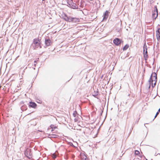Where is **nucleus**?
<instances>
[{
    "instance_id": "f257e3e1",
    "label": "nucleus",
    "mask_w": 160,
    "mask_h": 160,
    "mask_svg": "<svg viewBox=\"0 0 160 160\" xmlns=\"http://www.w3.org/2000/svg\"><path fill=\"white\" fill-rule=\"evenodd\" d=\"M66 1L65 3H63V1H62V4L63 5H67V6L70 8L73 9H76L78 8V7L83 8L85 5V2L84 1H81L79 2V1Z\"/></svg>"
},
{
    "instance_id": "f03ea898",
    "label": "nucleus",
    "mask_w": 160,
    "mask_h": 160,
    "mask_svg": "<svg viewBox=\"0 0 160 160\" xmlns=\"http://www.w3.org/2000/svg\"><path fill=\"white\" fill-rule=\"evenodd\" d=\"M62 18L67 22L72 23H78L80 22L79 18L68 16L67 14L63 13L62 15Z\"/></svg>"
},
{
    "instance_id": "7ed1b4c3",
    "label": "nucleus",
    "mask_w": 160,
    "mask_h": 160,
    "mask_svg": "<svg viewBox=\"0 0 160 160\" xmlns=\"http://www.w3.org/2000/svg\"><path fill=\"white\" fill-rule=\"evenodd\" d=\"M24 154L28 158L30 159L32 158V155L31 149L27 148L24 152Z\"/></svg>"
},
{
    "instance_id": "20e7f679",
    "label": "nucleus",
    "mask_w": 160,
    "mask_h": 160,
    "mask_svg": "<svg viewBox=\"0 0 160 160\" xmlns=\"http://www.w3.org/2000/svg\"><path fill=\"white\" fill-rule=\"evenodd\" d=\"M52 43L51 41L50 40L49 38H45V46L44 47L46 48L47 47H48L51 45Z\"/></svg>"
},
{
    "instance_id": "39448f33",
    "label": "nucleus",
    "mask_w": 160,
    "mask_h": 160,
    "mask_svg": "<svg viewBox=\"0 0 160 160\" xmlns=\"http://www.w3.org/2000/svg\"><path fill=\"white\" fill-rule=\"evenodd\" d=\"M122 41L119 38H116L113 40V42L116 46H118Z\"/></svg>"
},
{
    "instance_id": "423d86ee",
    "label": "nucleus",
    "mask_w": 160,
    "mask_h": 160,
    "mask_svg": "<svg viewBox=\"0 0 160 160\" xmlns=\"http://www.w3.org/2000/svg\"><path fill=\"white\" fill-rule=\"evenodd\" d=\"M143 54L144 59L146 61L148 58V51L147 50H145V49L144 48L143 49Z\"/></svg>"
},
{
    "instance_id": "0eeeda50",
    "label": "nucleus",
    "mask_w": 160,
    "mask_h": 160,
    "mask_svg": "<svg viewBox=\"0 0 160 160\" xmlns=\"http://www.w3.org/2000/svg\"><path fill=\"white\" fill-rule=\"evenodd\" d=\"M29 103L28 107L30 108H36L37 105L35 102L30 101L29 102Z\"/></svg>"
},
{
    "instance_id": "6e6552de",
    "label": "nucleus",
    "mask_w": 160,
    "mask_h": 160,
    "mask_svg": "<svg viewBox=\"0 0 160 160\" xmlns=\"http://www.w3.org/2000/svg\"><path fill=\"white\" fill-rule=\"evenodd\" d=\"M108 10H106V11L104 13V14L103 15V20H106L108 17Z\"/></svg>"
},
{
    "instance_id": "1a4fd4ad",
    "label": "nucleus",
    "mask_w": 160,
    "mask_h": 160,
    "mask_svg": "<svg viewBox=\"0 0 160 160\" xmlns=\"http://www.w3.org/2000/svg\"><path fill=\"white\" fill-rule=\"evenodd\" d=\"M156 37L158 40L160 39V28L158 29L156 31Z\"/></svg>"
},
{
    "instance_id": "9d476101",
    "label": "nucleus",
    "mask_w": 160,
    "mask_h": 160,
    "mask_svg": "<svg viewBox=\"0 0 160 160\" xmlns=\"http://www.w3.org/2000/svg\"><path fill=\"white\" fill-rule=\"evenodd\" d=\"M40 41V39L39 38H34L33 39V40L32 44H34L35 45H37V44H38V42Z\"/></svg>"
},
{
    "instance_id": "9b49d317",
    "label": "nucleus",
    "mask_w": 160,
    "mask_h": 160,
    "mask_svg": "<svg viewBox=\"0 0 160 160\" xmlns=\"http://www.w3.org/2000/svg\"><path fill=\"white\" fill-rule=\"evenodd\" d=\"M158 14H157L155 12V10H154V11L152 12V17L153 18V21H155L157 17L158 16Z\"/></svg>"
},
{
    "instance_id": "f8f14e48",
    "label": "nucleus",
    "mask_w": 160,
    "mask_h": 160,
    "mask_svg": "<svg viewBox=\"0 0 160 160\" xmlns=\"http://www.w3.org/2000/svg\"><path fill=\"white\" fill-rule=\"evenodd\" d=\"M121 23H118L117 24L116 27V30L118 31L119 32L121 30Z\"/></svg>"
},
{
    "instance_id": "ddd939ff",
    "label": "nucleus",
    "mask_w": 160,
    "mask_h": 160,
    "mask_svg": "<svg viewBox=\"0 0 160 160\" xmlns=\"http://www.w3.org/2000/svg\"><path fill=\"white\" fill-rule=\"evenodd\" d=\"M51 128L52 129L51 131L52 132L54 131L55 130L58 129L57 127L56 126L53 124H51L50 126Z\"/></svg>"
},
{
    "instance_id": "4468645a",
    "label": "nucleus",
    "mask_w": 160,
    "mask_h": 160,
    "mask_svg": "<svg viewBox=\"0 0 160 160\" xmlns=\"http://www.w3.org/2000/svg\"><path fill=\"white\" fill-rule=\"evenodd\" d=\"M35 99L36 100V101L37 103L40 104L42 103V101L40 97H36Z\"/></svg>"
},
{
    "instance_id": "2eb2a0df",
    "label": "nucleus",
    "mask_w": 160,
    "mask_h": 160,
    "mask_svg": "<svg viewBox=\"0 0 160 160\" xmlns=\"http://www.w3.org/2000/svg\"><path fill=\"white\" fill-rule=\"evenodd\" d=\"M49 136L50 138H58V137H59V136L55 134H50L49 135Z\"/></svg>"
},
{
    "instance_id": "dca6fc26",
    "label": "nucleus",
    "mask_w": 160,
    "mask_h": 160,
    "mask_svg": "<svg viewBox=\"0 0 160 160\" xmlns=\"http://www.w3.org/2000/svg\"><path fill=\"white\" fill-rule=\"evenodd\" d=\"M21 110L22 111H25L27 109V107L25 105H24L22 106L21 107Z\"/></svg>"
},
{
    "instance_id": "f3484780",
    "label": "nucleus",
    "mask_w": 160,
    "mask_h": 160,
    "mask_svg": "<svg viewBox=\"0 0 160 160\" xmlns=\"http://www.w3.org/2000/svg\"><path fill=\"white\" fill-rule=\"evenodd\" d=\"M129 45L128 44H126L125 45L123 48V51L126 50L129 48Z\"/></svg>"
},
{
    "instance_id": "a211bd4d",
    "label": "nucleus",
    "mask_w": 160,
    "mask_h": 160,
    "mask_svg": "<svg viewBox=\"0 0 160 160\" xmlns=\"http://www.w3.org/2000/svg\"><path fill=\"white\" fill-rule=\"evenodd\" d=\"M158 69L157 70L156 72H153V78H155V79H156L157 78V73L158 72Z\"/></svg>"
},
{
    "instance_id": "6ab92c4d",
    "label": "nucleus",
    "mask_w": 160,
    "mask_h": 160,
    "mask_svg": "<svg viewBox=\"0 0 160 160\" xmlns=\"http://www.w3.org/2000/svg\"><path fill=\"white\" fill-rule=\"evenodd\" d=\"M81 158L82 159H84V160H88V158L86 156L85 154H84L83 156H81Z\"/></svg>"
},
{
    "instance_id": "aec40b11",
    "label": "nucleus",
    "mask_w": 160,
    "mask_h": 160,
    "mask_svg": "<svg viewBox=\"0 0 160 160\" xmlns=\"http://www.w3.org/2000/svg\"><path fill=\"white\" fill-rule=\"evenodd\" d=\"M31 48H32L33 49H35L37 48L36 45L32 43V44L31 45Z\"/></svg>"
},
{
    "instance_id": "412c9836",
    "label": "nucleus",
    "mask_w": 160,
    "mask_h": 160,
    "mask_svg": "<svg viewBox=\"0 0 160 160\" xmlns=\"http://www.w3.org/2000/svg\"><path fill=\"white\" fill-rule=\"evenodd\" d=\"M99 93V92L98 91H97L96 92H94V94H92V96L95 98H98L97 96H98Z\"/></svg>"
},
{
    "instance_id": "4be33fe9",
    "label": "nucleus",
    "mask_w": 160,
    "mask_h": 160,
    "mask_svg": "<svg viewBox=\"0 0 160 160\" xmlns=\"http://www.w3.org/2000/svg\"><path fill=\"white\" fill-rule=\"evenodd\" d=\"M160 112V108L159 109L158 111L157 112L155 116L154 117V118L153 119V121L154 120V119L159 114V112Z\"/></svg>"
},
{
    "instance_id": "5701e85b",
    "label": "nucleus",
    "mask_w": 160,
    "mask_h": 160,
    "mask_svg": "<svg viewBox=\"0 0 160 160\" xmlns=\"http://www.w3.org/2000/svg\"><path fill=\"white\" fill-rule=\"evenodd\" d=\"M76 110L74 111L73 113V115L74 117H75L76 116V115L78 114Z\"/></svg>"
},
{
    "instance_id": "b1692460",
    "label": "nucleus",
    "mask_w": 160,
    "mask_h": 160,
    "mask_svg": "<svg viewBox=\"0 0 160 160\" xmlns=\"http://www.w3.org/2000/svg\"><path fill=\"white\" fill-rule=\"evenodd\" d=\"M140 154L139 152L137 150H135V154L136 155H139V154Z\"/></svg>"
},
{
    "instance_id": "393cba45",
    "label": "nucleus",
    "mask_w": 160,
    "mask_h": 160,
    "mask_svg": "<svg viewBox=\"0 0 160 160\" xmlns=\"http://www.w3.org/2000/svg\"><path fill=\"white\" fill-rule=\"evenodd\" d=\"M153 82V79H151V78H149V80L148 81V82L149 83V84H150L151 85L152 82Z\"/></svg>"
},
{
    "instance_id": "a878e982",
    "label": "nucleus",
    "mask_w": 160,
    "mask_h": 160,
    "mask_svg": "<svg viewBox=\"0 0 160 160\" xmlns=\"http://www.w3.org/2000/svg\"><path fill=\"white\" fill-rule=\"evenodd\" d=\"M68 144L70 146H72L73 147H74L75 146L73 145V143L71 142H68Z\"/></svg>"
},
{
    "instance_id": "bb28decb",
    "label": "nucleus",
    "mask_w": 160,
    "mask_h": 160,
    "mask_svg": "<svg viewBox=\"0 0 160 160\" xmlns=\"http://www.w3.org/2000/svg\"><path fill=\"white\" fill-rule=\"evenodd\" d=\"M39 60V58H38L36 59V60H35L34 62V65L35 66L36 63H37V62H38V60Z\"/></svg>"
},
{
    "instance_id": "cd10ccee",
    "label": "nucleus",
    "mask_w": 160,
    "mask_h": 160,
    "mask_svg": "<svg viewBox=\"0 0 160 160\" xmlns=\"http://www.w3.org/2000/svg\"><path fill=\"white\" fill-rule=\"evenodd\" d=\"M147 45H146V43H145L143 45V49L144 48L145 49V50H147Z\"/></svg>"
},
{
    "instance_id": "c85d7f7f",
    "label": "nucleus",
    "mask_w": 160,
    "mask_h": 160,
    "mask_svg": "<svg viewBox=\"0 0 160 160\" xmlns=\"http://www.w3.org/2000/svg\"><path fill=\"white\" fill-rule=\"evenodd\" d=\"M156 83L154 82V84H153V82H152L151 85H152V88H153L155 87V86L156 85Z\"/></svg>"
},
{
    "instance_id": "c756f323",
    "label": "nucleus",
    "mask_w": 160,
    "mask_h": 160,
    "mask_svg": "<svg viewBox=\"0 0 160 160\" xmlns=\"http://www.w3.org/2000/svg\"><path fill=\"white\" fill-rule=\"evenodd\" d=\"M153 72H152L151 76H150V78H151V79H153Z\"/></svg>"
},
{
    "instance_id": "7c9ffc66",
    "label": "nucleus",
    "mask_w": 160,
    "mask_h": 160,
    "mask_svg": "<svg viewBox=\"0 0 160 160\" xmlns=\"http://www.w3.org/2000/svg\"><path fill=\"white\" fill-rule=\"evenodd\" d=\"M38 44H37V45H36L37 48H38L39 47V45H40V44H41V42H40V41L39 42H38Z\"/></svg>"
},
{
    "instance_id": "2f4dec72",
    "label": "nucleus",
    "mask_w": 160,
    "mask_h": 160,
    "mask_svg": "<svg viewBox=\"0 0 160 160\" xmlns=\"http://www.w3.org/2000/svg\"><path fill=\"white\" fill-rule=\"evenodd\" d=\"M154 10H155V12L157 13V14H158V9L157 8H156V9H155Z\"/></svg>"
},
{
    "instance_id": "473e14b6",
    "label": "nucleus",
    "mask_w": 160,
    "mask_h": 160,
    "mask_svg": "<svg viewBox=\"0 0 160 160\" xmlns=\"http://www.w3.org/2000/svg\"><path fill=\"white\" fill-rule=\"evenodd\" d=\"M156 79H155V78L154 79H153V81H155V82H156V83L157 82V78Z\"/></svg>"
},
{
    "instance_id": "72a5a7b5",
    "label": "nucleus",
    "mask_w": 160,
    "mask_h": 160,
    "mask_svg": "<svg viewBox=\"0 0 160 160\" xmlns=\"http://www.w3.org/2000/svg\"><path fill=\"white\" fill-rule=\"evenodd\" d=\"M74 121L75 122H77L78 121V119L76 118H75L74 119Z\"/></svg>"
},
{
    "instance_id": "f704fd0d",
    "label": "nucleus",
    "mask_w": 160,
    "mask_h": 160,
    "mask_svg": "<svg viewBox=\"0 0 160 160\" xmlns=\"http://www.w3.org/2000/svg\"><path fill=\"white\" fill-rule=\"evenodd\" d=\"M103 112V110H102V111L100 113V115L101 116L102 115Z\"/></svg>"
},
{
    "instance_id": "c9c22d12",
    "label": "nucleus",
    "mask_w": 160,
    "mask_h": 160,
    "mask_svg": "<svg viewBox=\"0 0 160 160\" xmlns=\"http://www.w3.org/2000/svg\"><path fill=\"white\" fill-rule=\"evenodd\" d=\"M158 155H160V154L158 153V154H156V153L155 154V156H157Z\"/></svg>"
},
{
    "instance_id": "e433bc0d",
    "label": "nucleus",
    "mask_w": 160,
    "mask_h": 160,
    "mask_svg": "<svg viewBox=\"0 0 160 160\" xmlns=\"http://www.w3.org/2000/svg\"><path fill=\"white\" fill-rule=\"evenodd\" d=\"M151 85H150H150L149 84V86L148 87V89L149 90L150 89V87H151Z\"/></svg>"
},
{
    "instance_id": "4c0bfd02",
    "label": "nucleus",
    "mask_w": 160,
    "mask_h": 160,
    "mask_svg": "<svg viewBox=\"0 0 160 160\" xmlns=\"http://www.w3.org/2000/svg\"><path fill=\"white\" fill-rule=\"evenodd\" d=\"M41 44H40V45H39V48H42V46H41Z\"/></svg>"
},
{
    "instance_id": "58836bf2",
    "label": "nucleus",
    "mask_w": 160,
    "mask_h": 160,
    "mask_svg": "<svg viewBox=\"0 0 160 160\" xmlns=\"http://www.w3.org/2000/svg\"><path fill=\"white\" fill-rule=\"evenodd\" d=\"M24 103V102L23 101H22L21 102V104H23Z\"/></svg>"
},
{
    "instance_id": "ea45409f",
    "label": "nucleus",
    "mask_w": 160,
    "mask_h": 160,
    "mask_svg": "<svg viewBox=\"0 0 160 160\" xmlns=\"http://www.w3.org/2000/svg\"><path fill=\"white\" fill-rule=\"evenodd\" d=\"M154 8H155V9H156V8H157V7L156 6H154Z\"/></svg>"
},
{
    "instance_id": "a19ab883",
    "label": "nucleus",
    "mask_w": 160,
    "mask_h": 160,
    "mask_svg": "<svg viewBox=\"0 0 160 160\" xmlns=\"http://www.w3.org/2000/svg\"><path fill=\"white\" fill-rule=\"evenodd\" d=\"M153 60H154L153 62H154V59H153ZM153 64H154V62H153V64H152L153 65Z\"/></svg>"
},
{
    "instance_id": "79ce46f5",
    "label": "nucleus",
    "mask_w": 160,
    "mask_h": 160,
    "mask_svg": "<svg viewBox=\"0 0 160 160\" xmlns=\"http://www.w3.org/2000/svg\"><path fill=\"white\" fill-rule=\"evenodd\" d=\"M103 77V75H102V77H101V78H102Z\"/></svg>"
},
{
    "instance_id": "37998d69",
    "label": "nucleus",
    "mask_w": 160,
    "mask_h": 160,
    "mask_svg": "<svg viewBox=\"0 0 160 160\" xmlns=\"http://www.w3.org/2000/svg\"><path fill=\"white\" fill-rule=\"evenodd\" d=\"M43 1H44V2H45V1L42 0V3H43Z\"/></svg>"
},
{
    "instance_id": "c03bdc74",
    "label": "nucleus",
    "mask_w": 160,
    "mask_h": 160,
    "mask_svg": "<svg viewBox=\"0 0 160 160\" xmlns=\"http://www.w3.org/2000/svg\"><path fill=\"white\" fill-rule=\"evenodd\" d=\"M148 124V123H146V124ZM145 124H144V126H145V127H146V126H145Z\"/></svg>"
},
{
    "instance_id": "a18cd8bd",
    "label": "nucleus",
    "mask_w": 160,
    "mask_h": 160,
    "mask_svg": "<svg viewBox=\"0 0 160 160\" xmlns=\"http://www.w3.org/2000/svg\"><path fill=\"white\" fill-rule=\"evenodd\" d=\"M98 1L99 2H100V1L98 0Z\"/></svg>"
},
{
    "instance_id": "49530a36",
    "label": "nucleus",
    "mask_w": 160,
    "mask_h": 160,
    "mask_svg": "<svg viewBox=\"0 0 160 160\" xmlns=\"http://www.w3.org/2000/svg\"><path fill=\"white\" fill-rule=\"evenodd\" d=\"M145 71V69H144V72Z\"/></svg>"
},
{
    "instance_id": "de8ad7c7",
    "label": "nucleus",
    "mask_w": 160,
    "mask_h": 160,
    "mask_svg": "<svg viewBox=\"0 0 160 160\" xmlns=\"http://www.w3.org/2000/svg\"><path fill=\"white\" fill-rule=\"evenodd\" d=\"M146 160H148V159H147L146 158Z\"/></svg>"
},
{
    "instance_id": "09e8293b",
    "label": "nucleus",
    "mask_w": 160,
    "mask_h": 160,
    "mask_svg": "<svg viewBox=\"0 0 160 160\" xmlns=\"http://www.w3.org/2000/svg\"><path fill=\"white\" fill-rule=\"evenodd\" d=\"M139 156L141 158L142 157L141 156Z\"/></svg>"
}]
</instances>
